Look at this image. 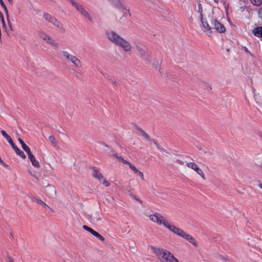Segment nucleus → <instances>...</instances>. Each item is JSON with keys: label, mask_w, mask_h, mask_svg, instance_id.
<instances>
[{"label": "nucleus", "mask_w": 262, "mask_h": 262, "mask_svg": "<svg viewBox=\"0 0 262 262\" xmlns=\"http://www.w3.org/2000/svg\"><path fill=\"white\" fill-rule=\"evenodd\" d=\"M105 34L107 39L111 42L122 48L124 51L129 52L132 50V48L130 43L115 31H106Z\"/></svg>", "instance_id": "f257e3e1"}, {"label": "nucleus", "mask_w": 262, "mask_h": 262, "mask_svg": "<svg viewBox=\"0 0 262 262\" xmlns=\"http://www.w3.org/2000/svg\"><path fill=\"white\" fill-rule=\"evenodd\" d=\"M151 248L160 262H179L178 259L169 251L153 246L151 247Z\"/></svg>", "instance_id": "f03ea898"}, {"label": "nucleus", "mask_w": 262, "mask_h": 262, "mask_svg": "<svg viewBox=\"0 0 262 262\" xmlns=\"http://www.w3.org/2000/svg\"><path fill=\"white\" fill-rule=\"evenodd\" d=\"M68 1L76 8L81 15L87 18L91 22H93L92 16L88 13L82 5L77 3L75 0Z\"/></svg>", "instance_id": "7ed1b4c3"}, {"label": "nucleus", "mask_w": 262, "mask_h": 262, "mask_svg": "<svg viewBox=\"0 0 262 262\" xmlns=\"http://www.w3.org/2000/svg\"><path fill=\"white\" fill-rule=\"evenodd\" d=\"M138 53L142 60L146 63L149 64L151 62V57L147 50L140 46L137 47Z\"/></svg>", "instance_id": "20e7f679"}, {"label": "nucleus", "mask_w": 262, "mask_h": 262, "mask_svg": "<svg viewBox=\"0 0 262 262\" xmlns=\"http://www.w3.org/2000/svg\"><path fill=\"white\" fill-rule=\"evenodd\" d=\"M90 169H92L93 173L92 176L95 179H97L100 183H102L106 187L110 186V183L104 178L102 174L97 170V168L94 166H91L90 167Z\"/></svg>", "instance_id": "39448f33"}, {"label": "nucleus", "mask_w": 262, "mask_h": 262, "mask_svg": "<svg viewBox=\"0 0 262 262\" xmlns=\"http://www.w3.org/2000/svg\"><path fill=\"white\" fill-rule=\"evenodd\" d=\"M62 56L66 59L70 61L76 68H80L81 66L80 60L75 56L70 54L68 51H62L61 52Z\"/></svg>", "instance_id": "423d86ee"}, {"label": "nucleus", "mask_w": 262, "mask_h": 262, "mask_svg": "<svg viewBox=\"0 0 262 262\" xmlns=\"http://www.w3.org/2000/svg\"><path fill=\"white\" fill-rule=\"evenodd\" d=\"M118 6L121 8L125 11L123 12L122 16L120 18L119 22L123 25H125L128 23V19L130 17L129 9L126 5H124L122 2H118Z\"/></svg>", "instance_id": "0eeeda50"}, {"label": "nucleus", "mask_w": 262, "mask_h": 262, "mask_svg": "<svg viewBox=\"0 0 262 262\" xmlns=\"http://www.w3.org/2000/svg\"><path fill=\"white\" fill-rule=\"evenodd\" d=\"M149 219L154 222L157 223L159 225L163 224L165 227L167 225V223L169 222L166 220L164 217L160 213H155L154 214L149 216Z\"/></svg>", "instance_id": "6e6552de"}, {"label": "nucleus", "mask_w": 262, "mask_h": 262, "mask_svg": "<svg viewBox=\"0 0 262 262\" xmlns=\"http://www.w3.org/2000/svg\"><path fill=\"white\" fill-rule=\"evenodd\" d=\"M211 24L212 26V28L215 30L217 32L224 33L225 32L226 29L224 26L215 18L211 19Z\"/></svg>", "instance_id": "1a4fd4ad"}, {"label": "nucleus", "mask_w": 262, "mask_h": 262, "mask_svg": "<svg viewBox=\"0 0 262 262\" xmlns=\"http://www.w3.org/2000/svg\"><path fill=\"white\" fill-rule=\"evenodd\" d=\"M186 166L189 168L193 169L196 172L199 174L203 179L206 180L205 176L203 172V171L199 168L198 165L193 162H189L186 164Z\"/></svg>", "instance_id": "9d476101"}, {"label": "nucleus", "mask_w": 262, "mask_h": 262, "mask_svg": "<svg viewBox=\"0 0 262 262\" xmlns=\"http://www.w3.org/2000/svg\"><path fill=\"white\" fill-rule=\"evenodd\" d=\"M29 198L31 199V200L32 202H36L37 204L41 205L43 208H48L52 211H53V209L52 208H51L49 205H48L46 203H45L39 198L36 196H34L32 194L29 195Z\"/></svg>", "instance_id": "9b49d317"}, {"label": "nucleus", "mask_w": 262, "mask_h": 262, "mask_svg": "<svg viewBox=\"0 0 262 262\" xmlns=\"http://www.w3.org/2000/svg\"><path fill=\"white\" fill-rule=\"evenodd\" d=\"M47 187H48V189L46 190L47 195L49 198L54 197L56 193L55 187L50 185L49 184H47Z\"/></svg>", "instance_id": "f8f14e48"}, {"label": "nucleus", "mask_w": 262, "mask_h": 262, "mask_svg": "<svg viewBox=\"0 0 262 262\" xmlns=\"http://www.w3.org/2000/svg\"><path fill=\"white\" fill-rule=\"evenodd\" d=\"M201 21L202 23V25L203 28L206 29L208 31V33L209 35L212 34L211 28L209 25L208 22L203 18V17L202 18H200Z\"/></svg>", "instance_id": "ddd939ff"}, {"label": "nucleus", "mask_w": 262, "mask_h": 262, "mask_svg": "<svg viewBox=\"0 0 262 262\" xmlns=\"http://www.w3.org/2000/svg\"><path fill=\"white\" fill-rule=\"evenodd\" d=\"M52 24L58 28L61 32H65L66 30L63 27V24L56 18L54 19Z\"/></svg>", "instance_id": "4468645a"}, {"label": "nucleus", "mask_w": 262, "mask_h": 262, "mask_svg": "<svg viewBox=\"0 0 262 262\" xmlns=\"http://www.w3.org/2000/svg\"><path fill=\"white\" fill-rule=\"evenodd\" d=\"M28 158L30 160L32 164L35 167H39L40 165L39 162L35 159L34 156L32 154L31 152H29L27 154Z\"/></svg>", "instance_id": "2eb2a0df"}, {"label": "nucleus", "mask_w": 262, "mask_h": 262, "mask_svg": "<svg viewBox=\"0 0 262 262\" xmlns=\"http://www.w3.org/2000/svg\"><path fill=\"white\" fill-rule=\"evenodd\" d=\"M184 238L186 239L191 243L195 247H198V244L195 239L190 234L186 233V235L184 236Z\"/></svg>", "instance_id": "dca6fc26"}, {"label": "nucleus", "mask_w": 262, "mask_h": 262, "mask_svg": "<svg viewBox=\"0 0 262 262\" xmlns=\"http://www.w3.org/2000/svg\"><path fill=\"white\" fill-rule=\"evenodd\" d=\"M0 4L2 5V6L3 7V8H4V10H5V13L6 14V16H7V20H8L9 26L10 29L12 30V25L11 24L10 21L9 19V14H8V9L7 8V7H6V5L5 4V3H4L3 0H0Z\"/></svg>", "instance_id": "f3484780"}, {"label": "nucleus", "mask_w": 262, "mask_h": 262, "mask_svg": "<svg viewBox=\"0 0 262 262\" xmlns=\"http://www.w3.org/2000/svg\"><path fill=\"white\" fill-rule=\"evenodd\" d=\"M252 33L254 36L262 38V27H258L253 29Z\"/></svg>", "instance_id": "a211bd4d"}, {"label": "nucleus", "mask_w": 262, "mask_h": 262, "mask_svg": "<svg viewBox=\"0 0 262 262\" xmlns=\"http://www.w3.org/2000/svg\"><path fill=\"white\" fill-rule=\"evenodd\" d=\"M12 147L17 155L24 159L26 158V156L24 152L21 150L19 149L15 144L13 145Z\"/></svg>", "instance_id": "6ab92c4d"}, {"label": "nucleus", "mask_w": 262, "mask_h": 262, "mask_svg": "<svg viewBox=\"0 0 262 262\" xmlns=\"http://www.w3.org/2000/svg\"><path fill=\"white\" fill-rule=\"evenodd\" d=\"M1 133L3 135V136L6 138V139L7 140L8 142L10 144L11 147L15 144L14 143L12 139H11V137L9 135H8V134L6 132V131H5L4 130H2Z\"/></svg>", "instance_id": "aec40b11"}, {"label": "nucleus", "mask_w": 262, "mask_h": 262, "mask_svg": "<svg viewBox=\"0 0 262 262\" xmlns=\"http://www.w3.org/2000/svg\"><path fill=\"white\" fill-rule=\"evenodd\" d=\"M129 167L135 173L139 175L142 180H144L143 173L139 171L135 166L129 164Z\"/></svg>", "instance_id": "412c9836"}, {"label": "nucleus", "mask_w": 262, "mask_h": 262, "mask_svg": "<svg viewBox=\"0 0 262 262\" xmlns=\"http://www.w3.org/2000/svg\"><path fill=\"white\" fill-rule=\"evenodd\" d=\"M47 43L50 44L55 49H57L59 48V43L54 39L52 38L51 37L49 39V40L47 41Z\"/></svg>", "instance_id": "4be33fe9"}, {"label": "nucleus", "mask_w": 262, "mask_h": 262, "mask_svg": "<svg viewBox=\"0 0 262 262\" xmlns=\"http://www.w3.org/2000/svg\"><path fill=\"white\" fill-rule=\"evenodd\" d=\"M38 36L39 37H40L41 39L46 41L47 42L51 37L50 35H49L48 34L43 31H39L38 32Z\"/></svg>", "instance_id": "5701e85b"}, {"label": "nucleus", "mask_w": 262, "mask_h": 262, "mask_svg": "<svg viewBox=\"0 0 262 262\" xmlns=\"http://www.w3.org/2000/svg\"><path fill=\"white\" fill-rule=\"evenodd\" d=\"M137 129L140 132V134L143 136L148 141H151V139L149 135L145 133L142 129H141L140 127L137 126L136 127Z\"/></svg>", "instance_id": "b1692460"}, {"label": "nucleus", "mask_w": 262, "mask_h": 262, "mask_svg": "<svg viewBox=\"0 0 262 262\" xmlns=\"http://www.w3.org/2000/svg\"><path fill=\"white\" fill-rule=\"evenodd\" d=\"M18 141L21 144L22 148L27 152V154L31 151L29 147L25 144L21 139L18 138Z\"/></svg>", "instance_id": "393cba45"}, {"label": "nucleus", "mask_w": 262, "mask_h": 262, "mask_svg": "<svg viewBox=\"0 0 262 262\" xmlns=\"http://www.w3.org/2000/svg\"><path fill=\"white\" fill-rule=\"evenodd\" d=\"M167 225L166 226V228H168L170 231L174 233H176L178 230L180 229L173 225L171 224L169 222L167 223Z\"/></svg>", "instance_id": "a878e982"}, {"label": "nucleus", "mask_w": 262, "mask_h": 262, "mask_svg": "<svg viewBox=\"0 0 262 262\" xmlns=\"http://www.w3.org/2000/svg\"><path fill=\"white\" fill-rule=\"evenodd\" d=\"M43 18L49 23L52 24L54 19H55V17L51 16L50 14L45 13L43 15Z\"/></svg>", "instance_id": "bb28decb"}, {"label": "nucleus", "mask_w": 262, "mask_h": 262, "mask_svg": "<svg viewBox=\"0 0 262 262\" xmlns=\"http://www.w3.org/2000/svg\"><path fill=\"white\" fill-rule=\"evenodd\" d=\"M49 139L54 147L57 145V142L54 136H50L49 138Z\"/></svg>", "instance_id": "cd10ccee"}, {"label": "nucleus", "mask_w": 262, "mask_h": 262, "mask_svg": "<svg viewBox=\"0 0 262 262\" xmlns=\"http://www.w3.org/2000/svg\"><path fill=\"white\" fill-rule=\"evenodd\" d=\"M186 233H187L183 231V230H182V229H179L176 234H177L178 235L184 238V236H185L186 235Z\"/></svg>", "instance_id": "c85d7f7f"}, {"label": "nucleus", "mask_w": 262, "mask_h": 262, "mask_svg": "<svg viewBox=\"0 0 262 262\" xmlns=\"http://www.w3.org/2000/svg\"><path fill=\"white\" fill-rule=\"evenodd\" d=\"M198 13L200 14V18L202 19L203 16V9L201 4H198Z\"/></svg>", "instance_id": "c756f323"}, {"label": "nucleus", "mask_w": 262, "mask_h": 262, "mask_svg": "<svg viewBox=\"0 0 262 262\" xmlns=\"http://www.w3.org/2000/svg\"><path fill=\"white\" fill-rule=\"evenodd\" d=\"M251 3L255 6H260L262 4V0H250Z\"/></svg>", "instance_id": "7c9ffc66"}, {"label": "nucleus", "mask_w": 262, "mask_h": 262, "mask_svg": "<svg viewBox=\"0 0 262 262\" xmlns=\"http://www.w3.org/2000/svg\"><path fill=\"white\" fill-rule=\"evenodd\" d=\"M95 236H96L97 238H98L101 241H104V238L101 235H100L98 232H97L96 233V234L95 235Z\"/></svg>", "instance_id": "2f4dec72"}, {"label": "nucleus", "mask_w": 262, "mask_h": 262, "mask_svg": "<svg viewBox=\"0 0 262 262\" xmlns=\"http://www.w3.org/2000/svg\"><path fill=\"white\" fill-rule=\"evenodd\" d=\"M83 228L84 230H85L88 231V232H89L90 233H91V232H92V231H93V230L92 228H91L89 227V226H86V225H83Z\"/></svg>", "instance_id": "473e14b6"}, {"label": "nucleus", "mask_w": 262, "mask_h": 262, "mask_svg": "<svg viewBox=\"0 0 262 262\" xmlns=\"http://www.w3.org/2000/svg\"><path fill=\"white\" fill-rule=\"evenodd\" d=\"M112 156L114 157H115L118 160L122 162V161L123 160V158L121 156H118L116 154H113Z\"/></svg>", "instance_id": "72a5a7b5"}, {"label": "nucleus", "mask_w": 262, "mask_h": 262, "mask_svg": "<svg viewBox=\"0 0 262 262\" xmlns=\"http://www.w3.org/2000/svg\"><path fill=\"white\" fill-rule=\"evenodd\" d=\"M33 177L34 179L33 181L35 183H39V180L37 176H36L35 175H33Z\"/></svg>", "instance_id": "f704fd0d"}, {"label": "nucleus", "mask_w": 262, "mask_h": 262, "mask_svg": "<svg viewBox=\"0 0 262 262\" xmlns=\"http://www.w3.org/2000/svg\"><path fill=\"white\" fill-rule=\"evenodd\" d=\"M133 196L134 199H135L136 200L138 201L140 203H141V204L142 203V201L141 200L138 199L136 195H133Z\"/></svg>", "instance_id": "c9c22d12"}, {"label": "nucleus", "mask_w": 262, "mask_h": 262, "mask_svg": "<svg viewBox=\"0 0 262 262\" xmlns=\"http://www.w3.org/2000/svg\"><path fill=\"white\" fill-rule=\"evenodd\" d=\"M153 142L156 145L157 148L159 150H161V148H162V147H160L159 145L157 144V143L156 142H155V141H153Z\"/></svg>", "instance_id": "e433bc0d"}, {"label": "nucleus", "mask_w": 262, "mask_h": 262, "mask_svg": "<svg viewBox=\"0 0 262 262\" xmlns=\"http://www.w3.org/2000/svg\"><path fill=\"white\" fill-rule=\"evenodd\" d=\"M244 50L246 52L249 53L250 55L252 56V53L248 50L246 47H244Z\"/></svg>", "instance_id": "4c0bfd02"}, {"label": "nucleus", "mask_w": 262, "mask_h": 262, "mask_svg": "<svg viewBox=\"0 0 262 262\" xmlns=\"http://www.w3.org/2000/svg\"><path fill=\"white\" fill-rule=\"evenodd\" d=\"M122 162L123 163V164H128L129 166V164H131L130 163L127 162L126 160H124L123 159V160L122 161Z\"/></svg>", "instance_id": "58836bf2"}, {"label": "nucleus", "mask_w": 262, "mask_h": 262, "mask_svg": "<svg viewBox=\"0 0 262 262\" xmlns=\"http://www.w3.org/2000/svg\"><path fill=\"white\" fill-rule=\"evenodd\" d=\"M109 80L112 82V83L113 84H114V85H117V82L116 81H115V80H113V79H109Z\"/></svg>", "instance_id": "ea45409f"}, {"label": "nucleus", "mask_w": 262, "mask_h": 262, "mask_svg": "<svg viewBox=\"0 0 262 262\" xmlns=\"http://www.w3.org/2000/svg\"><path fill=\"white\" fill-rule=\"evenodd\" d=\"M0 18L1 19V20H3V19H4L3 14L1 11H0Z\"/></svg>", "instance_id": "a19ab883"}, {"label": "nucleus", "mask_w": 262, "mask_h": 262, "mask_svg": "<svg viewBox=\"0 0 262 262\" xmlns=\"http://www.w3.org/2000/svg\"><path fill=\"white\" fill-rule=\"evenodd\" d=\"M161 151H163V152H164L165 153H166V154H169L168 152H167L165 149H164L163 148H161Z\"/></svg>", "instance_id": "79ce46f5"}, {"label": "nucleus", "mask_w": 262, "mask_h": 262, "mask_svg": "<svg viewBox=\"0 0 262 262\" xmlns=\"http://www.w3.org/2000/svg\"><path fill=\"white\" fill-rule=\"evenodd\" d=\"M221 259L224 261H225V262H230L229 260H228L227 259H226L223 256H221Z\"/></svg>", "instance_id": "37998d69"}, {"label": "nucleus", "mask_w": 262, "mask_h": 262, "mask_svg": "<svg viewBox=\"0 0 262 262\" xmlns=\"http://www.w3.org/2000/svg\"><path fill=\"white\" fill-rule=\"evenodd\" d=\"M2 24H3V26L4 28H6V25L5 24V20H4V19H3V20H2Z\"/></svg>", "instance_id": "c03bdc74"}, {"label": "nucleus", "mask_w": 262, "mask_h": 262, "mask_svg": "<svg viewBox=\"0 0 262 262\" xmlns=\"http://www.w3.org/2000/svg\"><path fill=\"white\" fill-rule=\"evenodd\" d=\"M96 233H97L96 231H95V230H93V231H92V232L91 233L92 235H93L94 236H95V235L96 234Z\"/></svg>", "instance_id": "a18cd8bd"}, {"label": "nucleus", "mask_w": 262, "mask_h": 262, "mask_svg": "<svg viewBox=\"0 0 262 262\" xmlns=\"http://www.w3.org/2000/svg\"><path fill=\"white\" fill-rule=\"evenodd\" d=\"M258 186L261 188L262 189V183H259L258 184Z\"/></svg>", "instance_id": "49530a36"}, {"label": "nucleus", "mask_w": 262, "mask_h": 262, "mask_svg": "<svg viewBox=\"0 0 262 262\" xmlns=\"http://www.w3.org/2000/svg\"><path fill=\"white\" fill-rule=\"evenodd\" d=\"M48 184V183H43L42 185H43L45 187H47V184Z\"/></svg>", "instance_id": "de8ad7c7"}, {"label": "nucleus", "mask_w": 262, "mask_h": 262, "mask_svg": "<svg viewBox=\"0 0 262 262\" xmlns=\"http://www.w3.org/2000/svg\"><path fill=\"white\" fill-rule=\"evenodd\" d=\"M8 262H14V261L11 259H9Z\"/></svg>", "instance_id": "09e8293b"}, {"label": "nucleus", "mask_w": 262, "mask_h": 262, "mask_svg": "<svg viewBox=\"0 0 262 262\" xmlns=\"http://www.w3.org/2000/svg\"><path fill=\"white\" fill-rule=\"evenodd\" d=\"M8 1L10 2V4H12V3H13L12 0H8Z\"/></svg>", "instance_id": "8fccbe9b"}, {"label": "nucleus", "mask_w": 262, "mask_h": 262, "mask_svg": "<svg viewBox=\"0 0 262 262\" xmlns=\"http://www.w3.org/2000/svg\"><path fill=\"white\" fill-rule=\"evenodd\" d=\"M214 2H215L216 3H218L219 2V0H214Z\"/></svg>", "instance_id": "3c124183"}, {"label": "nucleus", "mask_w": 262, "mask_h": 262, "mask_svg": "<svg viewBox=\"0 0 262 262\" xmlns=\"http://www.w3.org/2000/svg\"><path fill=\"white\" fill-rule=\"evenodd\" d=\"M2 164H3L6 167H7V165H6L5 163H4V162L3 163H1Z\"/></svg>", "instance_id": "603ef678"}, {"label": "nucleus", "mask_w": 262, "mask_h": 262, "mask_svg": "<svg viewBox=\"0 0 262 262\" xmlns=\"http://www.w3.org/2000/svg\"><path fill=\"white\" fill-rule=\"evenodd\" d=\"M0 163H3V161L2 160L1 157H0Z\"/></svg>", "instance_id": "864d4df0"}, {"label": "nucleus", "mask_w": 262, "mask_h": 262, "mask_svg": "<svg viewBox=\"0 0 262 262\" xmlns=\"http://www.w3.org/2000/svg\"><path fill=\"white\" fill-rule=\"evenodd\" d=\"M103 145H104L106 147H108L106 144H105L104 143H103Z\"/></svg>", "instance_id": "5fc2aeb1"}]
</instances>
